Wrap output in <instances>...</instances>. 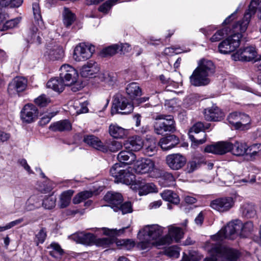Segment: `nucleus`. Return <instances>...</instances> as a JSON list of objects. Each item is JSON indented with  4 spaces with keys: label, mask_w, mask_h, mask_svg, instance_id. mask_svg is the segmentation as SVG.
Returning a JSON list of instances; mask_svg holds the SVG:
<instances>
[{
    "label": "nucleus",
    "mask_w": 261,
    "mask_h": 261,
    "mask_svg": "<svg viewBox=\"0 0 261 261\" xmlns=\"http://www.w3.org/2000/svg\"><path fill=\"white\" fill-rule=\"evenodd\" d=\"M232 143L227 141H220L213 145L206 146L204 151L218 154H223L230 151Z\"/></svg>",
    "instance_id": "dca6fc26"
},
{
    "label": "nucleus",
    "mask_w": 261,
    "mask_h": 261,
    "mask_svg": "<svg viewBox=\"0 0 261 261\" xmlns=\"http://www.w3.org/2000/svg\"><path fill=\"white\" fill-rule=\"evenodd\" d=\"M42 196L33 195L30 196L25 203L24 211H31L40 208L42 206Z\"/></svg>",
    "instance_id": "a878e982"
},
{
    "label": "nucleus",
    "mask_w": 261,
    "mask_h": 261,
    "mask_svg": "<svg viewBox=\"0 0 261 261\" xmlns=\"http://www.w3.org/2000/svg\"><path fill=\"white\" fill-rule=\"evenodd\" d=\"M215 71V66L212 61L202 59L190 77V83L196 87L206 86L210 83V77Z\"/></svg>",
    "instance_id": "f03ea898"
},
{
    "label": "nucleus",
    "mask_w": 261,
    "mask_h": 261,
    "mask_svg": "<svg viewBox=\"0 0 261 261\" xmlns=\"http://www.w3.org/2000/svg\"><path fill=\"white\" fill-rule=\"evenodd\" d=\"M48 248L51 249L49 251V254L55 258L60 257L64 253V251L61 248L60 245L55 242L51 243L49 247H48Z\"/></svg>",
    "instance_id": "c03bdc74"
},
{
    "label": "nucleus",
    "mask_w": 261,
    "mask_h": 261,
    "mask_svg": "<svg viewBox=\"0 0 261 261\" xmlns=\"http://www.w3.org/2000/svg\"><path fill=\"white\" fill-rule=\"evenodd\" d=\"M117 182H120L126 185H131L135 182V175L130 172L128 170H124L121 174L116 180Z\"/></svg>",
    "instance_id": "58836bf2"
},
{
    "label": "nucleus",
    "mask_w": 261,
    "mask_h": 261,
    "mask_svg": "<svg viewBox=\"0 0 261 261\" xmlns=\"http://www.w3.org/2000/svg\"><path fill=\"white\" fill-rule=\"evenodd\" d=\"M20 17H16L15 18L7 21L3 26L2 31H5L17 27L19 23L20 22Z\"/></svg>",
    "instance_id": "864d4df0"
},
{
    "label": "nucleus",
    "mask_w": 261,
    "mask_h": 261,
    "mask_svg": "<svg viewBox=\"0 0 261 261\" xmlns=\"http://www.w3.org/2000/svg\"><path fill=\"white\" fill-rule=\"evenodd\" d=\"M93 193L90 191H84L78 193L73 198V203L78 204L93 196Z\"/></svg>",
    "instance_id": "49530a36"
},
{
    "label": "nucleus",
    "mask_w": 261,
    "mask_h": 261,
    "mask_svg": "<svg viewBox=\"0 0 261 261\" xmlns=\"http://www.w3.org/2000/svg\"><path fill=\"white\" fill-rule=\"evenodd\" d=\"M110 135L116 139L123 138L127 135V130L117 124H111L109 126Z\"/></svg>",
    "instance_id": "473e14b6"
},
{
    "label": "nucleus",
    "mask_w": 261,
    "mask_h": 261,
    "mask_svg": "<svg viewBox=\"0 0 261 261\" xmlns=\"http://www.w3.org/2000/svg\"><path fill=\"white\" fill-rule=\"evenodd\" d=\"M233 199L230 197L218 198L212 200L211 207L218 212H225L229 211L234 205Z\"/></svg>",
    "instance_id": "f8f14e48"
},
{
    "label": "nucleus",
    "mask_w": 261,
    "mask_h": 261,
    "mask_svg": "<svg viewBox=\"0 0 261 261\" xmlns=\"http://www.w3.org/2000/svg\"><path fill=\"white\" fill-rule=\"evenodd\" d=\"M38 110L33 104L25 105L20 112V117L23 122L30 123L35 121L38 117Z\"/></svg>",
    "instance_id": "ddd939ff"
},
{
    "label": "nucleus",
    "mask_w": 261,
    "mask_h": 261,
    "mask_svg": "<svg viewBox=\"0 0 261 261\" xmlns=\"http://www.w3.org/2000/svg\"><path fill=\"white\" fill-rule=\"evenodd\" d=\"M204 115L205 120L214 121H220L223 117L222 112L215 106L205 109Z\"/></svg>",
    "instance_id": "393cba45"
},
{
    "label": "nucleus",
    "mask_w": 261,
    "mask_h": 261,
    "mask_svg": "<svg viewBox=\"0 0 261 261\" xmlns=\"http://www.w3.org/2000/svg\"><path fill=\"white\" fill-rule=\"evenodd\" d=\"M84 141L89 146L101 151L103 143L98 137L92 135H86L84 136Z\"/></svg>",
    "instance_id": "e433bc0d"
},
{
    "label": "nucleus",
    "mask_w": 261,
    "mask_h": 261,
    "mask_svg": "<svg viewBox=\"0 0 261 261\" xmlns=\"http://www.w3.org/2000/svg\"><path fill=\"white\" fill-rule=\"evenodd\" d=\"M155 168L154 163L149 159H142L138 161L134 166L136 173L139 174H146L151 172Z\"/></svg>",
    "instance_id": "6ab92c4d"
},
{
    "label": "nucleus",
    "mask_w": 261,
    "mask_h": 261,
    "mask_svg": "<svg viewBox=\"0 0 261 261\" xmlns=\"http://www.w3.org/2000/svg\"><path fill=\"white\" fill-rule=\"evenodd\" d=\"M259 0H252L249 6L248 9L245 12L242 20L236 22L233 29L236 31L241 30V32H245L252 15L256 12V8L259 4Z\"/></svg>",
    "instance_id": "6e6552de"
},
{
    "label": "nucleus",
    "mask_w": 261,
    "mask_h": 261,
    "mask_svg": "<svg viewBox=\"0 0 261 261\" xmlns=\"http://www.w3.org/2000/svg\"><path fill=\"white\" fill-rule=\"evenodd\" d=\"M166 161L170 169L178 170L185 165L187 159L185 156L180 153H173L166 156Z\"/></svg>",
    "instance_id": "4468645a"
},
{
    "label": "nucleus",
    "mask_w": 261,
    "mask_h": 261,
    "mask_svg": "<svg viewBox=\"0 0 261 261\" xmlns=\"http://www.w3.org/2000/svg\"><path fill=\"white\" fill-rule=\"evenodd\" d=\"M46 86L47 88L61 93L64 90L65 87L67 86V84L59 76L51 79L47 83Z\"/></svg>",
    "instance_id": "c85d7f7f"
},
{
    "label": "nucleus",
    "mask_w": 261,
    "mask_h": 261,
    "mask_svg": "<svg viewBox=\"0 0 261 261\" xmlns=\"http://www.w3.org/2000/svg\"><path fill=\"white\" fill-rule=\"evenodd\" d=\"M118 211H120L122 214L132 213L133 211L132 204L130 202H125L119 205Z\"/></svg>",
    "instance_id": "e2e57ef3"
},
{
    "label": "nucleus",
    "mask_w": 261,
    "mask_h": 261,
    "mask_svg": "<svg viewBox=\"0 0 261 261\" xmlns=\"http://www.w3.org/2000/svg\"><path fill=\"white\" fill-rule=\"evenodd\" d=\"M261 155V144H254L248 147L245 157L247 160L252 161Z\"/></svg>",
    "instance_id": "7c9ffc66"
},
{
    "label": "nucleus",
    "mask_w": 261,
    "mask_h": 261,
    "mask_svg": "<svg viewBox=\"0 0 261 261\" xmlns=\"http://www.w3.org/2000/svg\"><path fill=\"white\" fill-rule=\"evenodd\" d=\"M240 113L233 112L230 114L227 117V120L230 124L232 125L236 129L238 118Z\"/></svg>",
    "instance_id": "69168bd1"
},
{
    "label": "nucleus",
    "mask_w": 261,
    "mask_h": 261,
    "mask_svg": "<svg viewBox=\"0 0 261 261\" xmlns=\"http://www.w3.org/2000/svg\"><path fill=\"white\" fill-rule=\"evenodd\" d=\"M22 3V0H0V6L11 7H18Z\"/></svg>",
    "instance_id": "4d7b16f0"
},
{
    "label": "nucleus",
    "mask_w": 261,
    "mask_h": 261,
    "mask_svg": "<svg viewBox=\"0 0 261 261\" xmlns=\"http://www.w3.org/2000/svg\"><path fill=\"white\" fill-rule=\"evenodd\" d=\"M248 145L245 142L236 141L232 144V148L230 151L236 156H242L245 154L247 152Z\"/></svg>",
    "instance_id": "f704fd0d"
},
{
    "label": "nucleus",
    "mask_w": 261,
    "mask_h": 261,
    "mask_svg": "<svg viewBox=\"0 0 261 261\" xmlns=\"http://www.w3.org/2000/svg\"><path fill=\"white\" fill-rule=\"evenodd\" d=\"M64 23L67 27H69L72 24L75 20L74 15L68 8H64Z\"/></svg>",
    "instance_id": "8fccbe9b"
},
{
    "label": "nucleus",
    "mask_w": 261,
    "mask_h": 261,
    "mask_svg": "<svg viewBox=\"0 0 261 261\" xmlns=\"http://www.w3.org/2000/svg\"><path fill=\"white\" fill-rule=\"evenodd\" d=\"M38 28L34 25H32L29 32L28 41L31 43H35L37 44H40L41 42V38L39 36V33L38 32Z\"/></svg>",
    "instance_id": "a19ab883"
},
{
    "label": "nucleus",
    "mask_w": 261,
    "mask_h": 261,
    "mask_svg": "<svg viewBox=\"0 0 261 261\" xmlns=\"http://www.w3.org/2000/svg\"><path fill=\"white\" fill-rule=\"evenodd\" d=\"M60 77L69 86L74 84L78 77L76 70L71 65L64 64L60 68Z\"/></svg>",
    "instance_id": "9d476101"
},
{
    "label": "nucleus",
    "mask_w": 261,
    "mask_h": 261,
    "mask_svg": "<svg viewBox=\"0 0 261 261\" xmlns=\"http://www.w3.org/2000/svg\"><path fill=\"white\" fill-rule=\"evenodd\" d=\"M46 238V232L45 229L42 228L36 234L35 238L34 240L36 245H38L39 244H42L45 241Z\"/></svg>",
    "instance_id": "13d9d810"
},
{
    "label": "nucleus",
    "mask_w": 261,
    "mask_h": 261,
    "mask_svg": "<svg viewBox=\"0 0 261 261\" xmlns=\"http://www.w3.org/2000/svg\"><path fill=\"white\" fill-rule=\"evenodd\" d=\"M234 60L241 61H251L257 57V52L253 46H248L240 49L233 56Z\"/></svg>",
    "instance_id": "2eb2a0df"
},
{
    "label": "nucleus",
    "mask_w": 261,
    "mask_h": 261,
    "mask_svg": "<svg viewBox=\"0 0 261 261\" xmlns=\"http://www.w3.org/2000/svg\"><path fill=\"white\" fill-rule=\"evenodd\" d=\"M73 192L71 190H68L63 192L60 196L59 206L60 208H65L70 203L71 196Z\"/></svg>",
    "instance_id": "79ce46f5"
},
{
    "label": "nucleus",
    "mask_w": 261,
    "mask_h": 261,
    "mask_svg": "<svg viewBox=\"0 0 261 261\" xmlns=\"http://www.w3.org/2000/svg\"><path fill=\"white\" fill-rule=\"evenodd\" d=\"M123 170L124 169H122L121 163H116L111 168L110 173L117 180Z\"/></svg>",
    "instance_id": "5fc2aeb1"
},
{
    "label": "nucleus",
    "mask_w": 261,
    "mask_h": 261,
    "mask_svg": "<svg viewBox=\"0 0 261 261\" xmlns=\"http://www.w3.org/2000/svg\"><path fill=\"white\" fill-rule=\"evenodd\" d=\"M35 103L41 107H46L48 103L50 102V100L49 97H47L44 94H42L34 100Z\"/></svg>",
    "instance_id": "bf43d9fd"
},
{
    "label": "nucleus",
    "mask_w": 261,
    "mask_h": 261,
    "mask_svg": "<svg viewBox=\"0 0 261 261\" xmlns=\"http://www.w3.org/2000/svg\"><path fill=\"white\" fill-rule=\"evenodd\" d=\"M155 133L163 135L165 133H173L175 130V124L171 115H160L156 117L154 124Z\"/></svg>",
    "instance_id": "39448f33"
},
{
    "label": "nucleus",
    "mask_w": 261,
    "mask_h": 261,
    "mask_svg": "<svg viewBox=\"0 0 261 261\" xmlns=\"http://www.w3.org/2000/svg\"><path fill=\"white\" fill-rule=\"evenodd\" d=\"M184 236V232L181 229L173 226L169 227L168 233L165 237L162 238L160 241L163 245H169L171 244L173 240L178 242Z\"/></svg>",
    "instance_id": "f3484780"
},
{
    "label": "nucleus",
    "mask_w": 261,
    "mask_h": 261,
    "mask_svg": "<svg viewBox=\"0 0 261 261\" xmlns=\"http://www.w3.org/2000/svg\"><path fill=\"white\" fill-rule=\"evenodd\" d=\"M118 111H122L120 113L122 114H129L134 110L133 105L121 93H118L114 95L113 98V109Z\"/></svg>",
    "instance_id": "0eeeda50"
},
{
    "label": "nucleus",
    "mask_w": 261,
    "mask_h": 261,
    "mask_svg": "<svg viewBox=\"0 0 261 261\" xmlns=\"http://www.w3.org/2000/svg\"><path fill=\"white\" fill-rule=\"evenodd\" d=\"M234 23L232 26V32L234 34L228 37L227 39L221 42L218 46L219 51L220 53L227 54L234 51L240 45V39L242 37L241 30L236 31L233 29Z\"/></svg>",
    "instance_id": "423d86ee"
},
{
    "label": "nucleus",
    "mask_w": 261,
    "mask_h": 261,
    "mask_svg": "<svg viewBox=\"0 0 261 261\" xmlns=\"http://www.w3.org/2000/svg\"><path fill=\"white\" fill-rule=\"evenodd\" d=\"M204 125L202 123L198 122L195 123L193 126L190 129L189 134H192L194 135H197L200 133L203 132Z\"/></svg>",
    "instance_id": "680f3d73"
},
{
    "label": "nucleus",
    "mask_w": 261,
    "mask_h": 261,
    "mask_svg": "<svg viewBox=\"0 0 261 261\" xmlns=\"http://www.w3.org/2000/svg\"><path fill=\"white\" fill-rule=\"evenodd\" d=\"M162 198L165 201H169L173 204H177L179 202L178 195L170 190H165L160 194Z\"/></svg>",
    "instance_id": "ea45409f"
},
{
    "label": "nucleus",
    "mask_w": 261,
    "mask_h": 261,
    "mask_svg": "<svg viewBox=\"0 0 261 261\" xmlns=\"http://www.w3.org/2000/svg\"><path fill=\"white\" fill-rule=\"evenodd\" d=\"M144 141L142 138L138 136H134L129 137L124 144L125 149L131 151H137L143 147Z\"/></svg>",
    "instance_id": "4be33fe9"
},
{
    "label": "nucleus",
    "mask_w": 261,
    "mask_h": 261,
    "mask_svg": "<svg viewBox=\"0 0 261 261\" xmlns=\"http://www.w3.org/2000/svg\"><path fill=\"white\" fill-rule=\"evenodd\" d=\"M23 221V218H20L8 223L5 226H0V232H2L6 230L9 229L13 227L14 226L19 224Z\"/></svg>",
    "instance_id": "0e129e2a"
},
{
    "label": "nucleus",
    "mask_w": 261,
    "mask_h": 261,
    "mask_svg": "<svg viewBox=\"0 0 261 261\" xmlns=\"http://www.w3.org/2000/svg\"><path fill=\"white\" fill-rule=\"evenodd\" d=\"M137 159L136 154L130 150H122L117 155V159L120 163L132 164Z\"/></svg>",
    "instance_id": "c756f323"
},
{
    "label": "nucleus",
    "mask_w": 261,
    "mask_h": 261,
    "mask_svg": "<svg viewBox=\"0 0 261 261\" xmlns=\"http://www.w3.org/2000/svg\"><path fill=\"white\" fill-rule=\"evenodd\" d=\"M163 228L159 225L146 226L138 233V238L140 240L138 245L142 249H146L154 244L151 241L160 237Z\"/></svg>",
    "instance_id": "7ed1b4c3"
},
{
    "label": "nucleus",
    "mask_w": 261,
    "mask_h": 261,
    "mask_svg": "<svg viewBox=\"0 0 261 261\" xmlns=\"http://www.w3.org/2000/svg\"><path fill=\"white\" fill-rule=\"evenodd\" d=\"M189 137L192 141V145L197 146L204 143L206 141V135L204 132H202L200 135H194L188 134Z\"/></svg>",
    "instance_id": "37998d69"
},
{
    "label": "nucleus",
    "mask_w": 261,
    "mask_h": 261,
    "mask_svg": "<svg viewBox=\"0 0 261 261\" xmlns=\"http://www.w3.org/2000/svg\"><path fill=\"white\" fill-rule=\"evenodd\" d=\"M125 89L127 94L132 99L142 94L141 89L137 83L133 82L128 84Z\"/></svg>",
    "instance_id": "c9c22d12"
},
{
    "label": "nucleus",
    "mask_w": 261,
    "mask_h": 261,
    "mask_svg": "<svg viewBox=\"0 0 261 261\" xmlns=\"http://www.w3.org/2000/svg\"><path fill=\"white\" fill-rule=\"evenodd\" d=\"M81 242L83 244L89 245L93 243H95L96 237L91 233H87L83 234L81 238Z\"/></svg>",
    "instance_id": "6e6d98bb"
},
{
    "label": "nucleus",
    "mask_w": 261,
    "mask_h": 261,
    "mask_svg": "<svg viewBox=\"0 0 261 261\" xmlns=\"http://www.w3.org/2000/svg\"><path fill=\"white\" fill-rule=\"evenodd\" d=\"M134 188L138 190L140 195H147L149 193L158 192V189L153 183H145L144 182L138 181L134 185Z\"/></svg>",
    "instance_id": "b1692460"
},
{
    "label": "nucleus",
    "mask_w": 261,
    "mask_h": 261,
    "mask_svg": "<svg viewBox=\"0 0 261 261\" xmlns=\"http://www.w3.org/2000/svg\"><path fill=\"white\" fill-rule=\"evenodd\" d=\"M64 51L62 47L59 45L48 46L44 53V57L50 61H57L63 59Z\"/></svg>",
    "instance_id": "aec40b11"
},
{
    "label": "nucleus",
    "mask_w": 261,
    "mask_h": 261,
    "mask_svg": "<svg viewBox=\"0 0 261 261\" xmlns=\"http://www.w3.org/2000/svg\"><path fill=\"white\" fill-rule=\"evenodd\" d=\"M32 10L33 12V15L34 19L36 22L39 25H40L43 23L41 14V10L39 5L38 3H34L32 5Z\"/></svg>",
    "instance_id": "09e8293b"
},
{
    "label": "nucleus",
    "mask_w": 261,
    "mask_h": 261,
    "mask_svg": "<svg viewBox=\"0 0 261 261\" xmlns=\"http://www.w3.org/2000/svg\"><path fill=\"white\" fill-rule=\"evenodd\" d=\"M99 67L97 63L90 61L84 65L81 70V74L83 77H90L97 73Z\"/></svg>",
    "instance_id": "5701e85b"
},
{
    "label": "nucleus",
    "mask_w": 261,
    "mask_h": 261,
    "mask_svg": "<svg viewBox=\"0 0 261 261\" xmlns=\"http://www.w3.org/2000/svg\"><path fill=\"white\" fill-rule=\"evenodd\" d=\"M94 51V46L81 43L75 47L73 57L76 61H85L89 59Z\"/></svg>",
    "instance_id": "1a4fd4ad"
},
{
    "label": "nucleus",
    "mask_w": 261,
    "mask_h": 261,
    "mask_svg": "<svg viewBox=\"0 0 261 261\" xmlns=\"http://www.w3.org/2000/svg\"><path fill=\"white\" fill-rule=\"evenodd\" d=\"M49 128L53 131L66 132L71 129L72 125L68 120H63L51 124Z\"/></svg>",
    "instance_id": "72a5a7b5"
},
{
    "label": "nucleus",
    "mask_w": 261,
    "mask_h": 261,
    "mask_svg": "<svg viewBox=\"0 0 261 261\" xmlns=\"http://www.w3.org/2000/svg\"><path fill=\"white\" fill-rule=\"evenodd\" d=\"M243 214L247 218L254 217L256 214L254 206L250 204L246 205L244 208Z\"/></svg>",
    "instance_id": "052dcab7"
},
{
    "label": "nucleus",
    "mask_w": 261,
    "mask_h": 261,
    "mask_svg": "<svg viewBox=\"0 0 261 261\" xmlns=\"http://www.w3.org/2000/svg\"><path fill=\"white\" fill-rule=\"evenodd\" d=\"M253 224L251 221H247L244 224L240 220H235L227 224L217 234L212 236L213 240L221 241L224 239H234L238 234L242 237H247L253 230Z\"/></svg>",
    "instance_id": "f257e3e1"
},
{
    "label": "nucleus",
    "mask_w": 261,
    "mask_h": 261,
    "mask_svg": "<svg viewBox=\"0 0 261 261\" xmlns=\"http://www.w3.org/2000/svg\"><path fill=\"white\" fill-rule=\"evenodd\" d=\"M212 256L204 261H237L240 253L236 249L221 245H215L211 249Z\"/></svg>",
    "instance_id": "20e7f679"
},
{
    "label": "nucleus",
    "mask_w": 261,
    "mask_h": 261,
    "mask_svg": "<svg viewBox=\"0 0 261 261\" xmlns=\"http://www.w3.org/2000/svg\"><path fill=\"white\" fill-rule=\"evenodd\" d=\"M250 122L251 119L249 115L240 113L236 129L242 130L248 129L250 128Z\"/></svg>",
    "instance_id": "4c0bfd02"
},
{
    "label": "nucleus",
    "mask_w": 261,
    "mask_h": 261,
    "mask_svg": "<svg viewBox=\"0 0 261 261\" xmlns=\"http://www.w3.org/2000/svg\"><path fill=\"white\" fill-rule=\"evenodd\" d=\"M126 228L127 227L123 228L119 230L113 229H108L107 230H106V228H103L105 230L104 233L109 236L102 238H96L95 244L98 246L102 247L103 248L108 247L115 242V238L114 236L119 235L120 233H123L124 229Z\"/></svg>",
    "instance_id": "9b49d317"
},
{
    "label": "nucleus",
    "mask_w": 261,
    "mask_h": 261,
    "mask_svg": "<svg viewBox=\"0 0 261 261\" xmlns=\"http://www.w3.org/2000/svg\"><path fill=\"white\" fill-rule=\"evenodd\" d=\"M160 182L164 187H169L173 185L174 177L170 173L164 172L161 175Z\"/></svg>",
    "instance_id": "a18cd8bd"
},
{
    "label": "nucleus",
    "mask_w": 261,
    "mask_h": 261,
    "mask_svg": "<svg viewBox=\"0 0 261 261\" xmlns=\"http://www.w3.org/2000/svg\"><path fill=\"white\" fill-rule=\"evenodd\" d=\"M165 254L169 257L177 258L179 255V252L176 247L172 246L166 250Z\"/></svg>",
    "instance_id": "338daca9"
},
{
    "label": "nucleus",
    "mask_w": 261,
    "mask_h": 261,
    "mask_svg": "<svg viewBox=\"0 0 261 261\" xmlns=\"http://www.w3.org/2000/svg\"><path fill=\"white\" fill-rule=\"evenodd\" d=\"M122 147V144L120 142L109 140L103 144L101 151L103 152H108V151L114 152L121 149Z\"/></svg>",
    "instance_id": "2f4dec72"
},
{
    "label": "nucleus",
    "mask_w": 261,
    "mask_h": 261,
    "mask_svg": "<svg viewBox=\"0 0 261 261\" xmlns=\"http://www.w3.org/2000/svg\"><path fill=\"white\" fill-rule=\"evenodd\" d=\"M142 148L144 154L149 156L154 155L158 150L155 140L153 138H146Z\"/></svg>",
    "instance_id": "cd10ccee"
},
{
    "label": "nucleus",
    "mask_w": 261,
    "mask_h": 261,
    "mask_svg": "<svg viewBox=\"0 0 261 261\" xmlns=\"http://www.w3.org/2000/svg\"><path fill=\"white\" fill-rule=\"evenodd\" d=\"M105 78L103 82L109 86H113L116 81V77L114 76L113 74H111L108 71H105Z\"/></svg>",
    "instance_id": "774afa93"
},
{
    "label": "nucleus",
    "mask_w": 261,
    "mask_h": 261,
    "mask_svg": "<svg viewBox=\"0 0 261 261\" xmlns=\"http://www.w3.org/2000/svg\"><path fill=\"white\" fill-rule=\"evenodd\" d=\"M119 0H108L103 3L101 5H100L98 8L99 11L104 13L107 14L108 13L109 11L111 9V7L116 4V3Z\"/></svg>",
    "instance_id": "603ef678"
},
{
    "label": "nucleus",
    "mask_w": 261,
    "mask_h": 261,
    "mask_svg": "<svg viewBox=\"0 0 261 261\" xmlns=\"http://www.w3.org/2000/svg\"><path fill=\"white\" fill-rule=\"evenodd\" d=\"M27 86V81L22 77H16L9 84L8 92L10 95H15L24 91Z\"/></svg>",
    "instance_id": "a211bd4d"
},
{
    "label": "nucleus",
    "mask_w": 261,
    "mask_h": 261,
    "mask_svg": "<svg viewBox=\"0 0 261 261\" xmlns=\"http://www.w3.org/2000/svg\"><path fill=\"white\" fill-rule=\"evenodd\" d=\"M104 199L110 204L115 212H118L119 205L122 202L123 198L120 193L109 192L104 196Z\"/></svg>",
    "instance_id": "412c9836"
},
{
    "label": "nucleus",
    "mask_w": 261,
    "mask_h": 261,
    "mask_svg": "<svg viewBox=\"0 0 261 261\" xmlns=\"http://www.w3.org/2000/svg\"><path fill=\"white\" fill-rule=\"evenodd\" d=\"M179 143V140L176 136L171 135L162 138L159 144L163 150H168L174 147Z\"/></svg>",
    "instance_id": "bb28decb"
},
{
    "label": "nucleus",
    "mask_w": 261,
    "mask_h": 261,
    "mask_svg": "<svg viewBox=\"0 0 261 261\" xmlns=\"http://www.w3.org/2000/svg\"><path fill=\"white\" fill-rule=\"evenodd\" d=\"M56 198L54 195L48 196L42 198V206L47 210L53 208L56 205Z\"/></svg>",
    "instance_id": "de8ad7c7"
},
{
    "label": "nucleus",
    "mask_w": 261,
    "mask_h": 261,
    "mask_svg": "<svg viewBox=\"0 0 261 261\" xmlns=\"http://www.w3.org/2000/svg\"><path fill=\"white\" fill-rule=\"evenodd\" d=\"M119 50V44H115L103 48L101 51L103 57L111 56L116 54Z\"/></svg>",
    "instance_id": "3c124183"
}]
</instances>
